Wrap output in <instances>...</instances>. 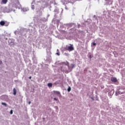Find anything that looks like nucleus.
<instances>
[{"label": "nucleus", "mask_w": 125, "mask_h": 125, "mask_svg": "<svg viewBox=\"0 0 125 125\" xmlns=\"http://www.w3.org/2000/svg\"><path fill=\"white\" fill-rule=\"evenodd\" d=\"M66 63L68 64L67 65L68 68V70H66L65 68H62V72L65 73V74H68L71 70H70V66H69V62H68L66 61Z\"/></svg>", "instance_id": "nucleus-1"}, {"label": "nucleus", "mask_w": 125, "mask_h": 125, "mask_svg": "<svg viewBox=\"0 0 125 125\" xmlns=\"http://www.w3.org/2000/svg\"><path fill=\"white\" fill-rule=\"evenodd\" d=\"M70 46H66L65 48L66 50H68V51H73L74 50V47H73V45L70 44Z\"/></svg>", "instance_id": "nucleus-2"}, {"label": "nucleus", "mask_w": 125, "mask_h": 125, "mask_svg": "<svg viewBox=\"0 0 125 125\" xmlns=\"http://www.w3.org/2000/svg\"><path fill=\"white\" fill-rule=\"evenodd\" d=\"M125 93V88H121L118 90L119 94H124Z\"/></svg>", "instance_id": "nucleus-3"}, {"label": "nucleus", "mask_w": 125, "mask_h": 125, "mask_svg": "<svg viewBox=\"0 0 125 125\" xmlns=\"http://www.w3.org/2000/svg\"><path fill=\"white\" fill-rule=\"evenodd\" d=\"M15 5H16V8H19L21 7V4H20V2H19V0H16L15 1Z\"/></svg>", "instance_id": "nucleus-4"}, {"label": "nucleus", "mask_w": 125, "mask_h": 125, "mask_svg": "<svg viewBox=\"0 0 125 125\" xmlns=\"http://www.w3.org/2000/svg\"><path fill=\"white\" fill-rule=\"evenodd\" d=\"M53 94H55V95H57L59 96V97H60V96H61V94L59 91H53Z\"/></svg>", "instance_id": "nucleus-5"}, {"label": "nucleus", "mask_w": 125, "mask_h": 125, "mask_svg": "<svg viewBox=\"0 0 125 125\" xmlns=\"http://www.w3.org/2000/svg\"><path fill=\"white\" fill-rule=\"evenodd\" d=\"M5 24V22H4V21H0V25H1V26H4Z\"/></svg>", "instance_id": "nucleus-6"}, {"label": "nucleus", "mask_w": 125, "mask_h": 125, "mask_svg": "<svg viewBox=\"0 0 125 125\" xmlns=\"http://www.w3.org/2000/svg\"><path fill=\"white\" fill-rule=\"evenodd\" d=\"M111 81L112 82V83H117V82H118L117 79H111Z\"/></svg>", "instance_id": "nucleus-7"}, {"label": "nucleus", "mask_w": 125, "mask_h": 125, "mask_svg": "<svg viewBox=\"0 0 125 125\" xmlns=\"http://www.w3.org/2000/svg\"><path fill=\"white\" fill-rule=\"evenodd\" d=\"M16 93H17L16 89H15V88H13V94H14V95H16Z\"/></svg>", "instance_id": "nucleus-8"}, {"label": "nucleus", "mask_w": 125, "mask_h": 125, "mask_svg": "<svg viewBox=\"0 0 125 125\" xmlns=\"http://www.w3.org/2000/svg\"><path fill=\"white\" fill-rule=\"evenodd\" d=\"M2 2L3 4H6L7 3V0H2Z\"/></svg>", "instance_id": "nucleus-9"}, {"label": "nucleus", "mask_w": 125, "mask_h": 125, "mask_svg": "<svg viewBox=\"0 0 125 125\" xmlns=\"http://www.w3.org/2000/svg\"><path fill=\"white\" fill-rule=\"evenodd\" d=\"M47 85L49 87H51L52 86V83H48Z\"/></svg>", "instance_id": "nucleus-10"}, {"label": "nucleus", "mask_w": 125, "mask_h": 125, "mask_svg": "<svg viewBox=\"0 0 125 125\" xmlns=\"http://www.w3.org/2000/svg\"><path fill=\"white\" fill-rule=\"evenodd\" d=\"M67 91H68V92H70V91H71V87L69 86L68 89H67Z\"/></svg>", "instance_id": "nucleus-11"}, {"label": "nucleus", "mask_w": 125, "mask_h": 125, "mask_svg": "<svg viewBox=\"0 0 125 125\" xmlns=\"http://www.w3.org/2000/svg\"><path fill=\"white\" fill-rule=\"evenodd\" d=\"M1 104L6 107V104L5 103H2Z\"/></svg>", "instance_id": "nucleus-12"}, {"label": "nucleus", "mask_w": 125, "mask_h": 125, "mask_svg": "<svg viewBox=\"0 0 125 125\" xmlns=\"http://www.w3.org/2000/svg\"><path fill=\"white\" fill-rule=\"evenodd\" d=\"M54 100H55V101H57L58 100V99H57L56 98H54Z\"/></svg>", "instance_id": "nucleus-13"}, {"label": "nucleus", "mask_w": 125, "mask_h": 125, "mask_svg": "<svg viewBox=\"0 0 125 125\" xmlns=\"http://www.w3.org/2000/svg\"><path fill=\"white\" fill-rule=\"evenodd\" d=\"M71 65H72V69H73V68H74V67H75V64H72Z\"/></svg>", "instance_id": "nucleus-14"}, {"label": "nucleus", "mask_w": 125, "mask_h": 125, "mask_svg": "<svg viewBox=\"0 0 125 125\" xmlns=\"http://www.w3.org/2000/svg\"><path fill=\"white\" fill-rule=\"evenodd\" d=\"M10 114H11V115H12V114H13V111L12 110H11Z\"/></svg>", "instance_id": "nucleus-15"}, {"label": "nucleus", "mask_w": 125, "mask_h": 125, "mask_svg": "<svg viewBox=\"0 0 125 125\" xmlns=\"http://www.w3.org/2000/svg\"><path fill=\"white\" fill-rule=\"evenodd\" d=\"M93 45H94V46L96 45V43H95V42L93 43Z\"/></svg>", "instance_id": "nucleus-16"}, {"label": "nucleus", "mask_w": 125, "mask_h": 125, "mask_svg": "<svg viewBox=\"0 0 125 125\" xmlns=\"http://www.w3.org/2000/svg\"><path fill=\"white\" fill-rule=\"evenodd\" d=\"M2 64V61H0V65H1Z\"/></svg>", "instance_id": "nucleus-17"}, {"label": "nucleus", "mask_w": 125, "mask_h": 125, "mask_svg": "<svg viewBox=\"0 0 125 125\" xmlns=\"http://www.w3.org/2000/svg\"><path fill=\"white\" fill-rule=\"evenodd\" d=\"M89 58H90V59H91V58H92L91 55H89Z\"/></svg>", "instance_id": "nucleus-18"}, {"label": "nucleus", "mask_w": 125, "mask_h": 125, "mask_svg": "<svg viewBox=\"0 0 125 125\" xmlns=\"http://www.w3.org/2000/svg\"><path fill=\"white\" fill-rule=\"evenodd\" d=\"M32 9H35V7H34V6H32Z\"/></svg>", "instance_id": "nucleus-19"}, {"label": "nucleus", "mask_w": 125, "mask_h": 125, "mask_svg": "<svg viewBox=\"0 0 125 125\" xmlns=\"http://www.w3.org/2000/svg\"><path fill=\"white\" fill-rule=\"evenodd\" d=\"M62 64H65V65H67V64H66V63H65V62H62Z\"/></svg>", "instance_id": "nucleus-20"}, {"label": "nucleus", "mask_w": 125, "mask_h": 125, "mask_svg": "<svg viewBox=\"0 0 125 125\" xmlns=\"http://www.w3.org/2000/svg\"><path fill=\"white\" fill-rule=\"evenodd\" d=\"M56 54H57V55H60V54L59 53H57Z\"/></svg>", "instance_id": "nucleus-21"}, {"label": "nucleus", "mask_w": 125, "mask_h": 125, "mask_svg": "<svg viewBox=\"0 0 125 125\" xmlns=\"http://www.w3.org/2000/svg\"><path fill=\"white\" fill-rule=\"evenodd\" d=\"M28 104H29V105H30V104H31V102H29L28 103Z\"/></svg>", "instance_id": "nucleus-22"}, {"label": "nucleus", "mask_w": 125, "mask_h": 125, "mask_svg": "<svg viewBox=\"0 0 125 125\" xmlns=\"http://www.w3.org/2000/svg\"><path fill=\"white\" fill-rule=\"evenodd\" d=\"M31 78H32L31 77H29V79H31Z\"/></svg>", "instance_id": "nucleus-23"}, {"label": "nucleus", "mask_w": 125, "mask_h": 125, "mask_svg": "<svg viewBox=\"0 0 125 125\" xmlns=\"http://www.w3.org/2000/svg\"><path fill=\"white\" fill-rule=\"evenodd\" d=\"M116 95H118V93H116Z\"/></svg>", "instance_id": "nucleus-24"}, {"label": "nucleus", "mask_w": 125, "mask_h": 125, "mask_svg": "<svg viewBox=\"0 0 125 125\" xmlns=\"http://www.w3.org/2000/svg\"><path fill=\"white\" fill-rule=\"evenodd\" d=\"M114 93V91H113V94Z\"/></svg>", "instance_id": "nucleus-25"}]
</instances>
